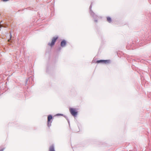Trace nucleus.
I'll use <instances>...</instances> for the list:
<instances>
[{"instance_id":"obj_1","label":"nucleus","mask_w":151,"mask_h":151,"mask_svg":"<svg viewBox=\"0 0 151 151\" xmlns=\"http://www.w3.org/2000/svg\"><path fill=\"white\" fill-rule=\"evenodd\" d=\"M58 38V37H54L52 38L51 43H49L48 44V45L52 47L54 45L55 42Z\"/></svg>"},{"instance_id":"obj_2","label":"nucleus","mask_w":151,"mask_h":151,"mask_svg":"<svg viewBox=\"0 0 151 151\" xmlns=\"http://www.w3.org/2000/svg\"><path fill=\"white\" fill-rule=\"evenodd\" d=\"M69 110L71 114L73 116H75L77 115V112L75 109L73 108H70V109Z\"/></svg>"},{"instance_id":"obj_3","label":"nucleus","mask_w":151,"mask_h":151,"mask_svg":"<svg viewBox=\"0 0 151 151\" xmlns=\"http://www.w3.org/2000/svg\"><path fill=\"white\" fill-rule=\"evenodd\" d=\"M52 119V116L51 115H49L47 117V126L48 127H50L51 125L52 121L51 120Z\"/></svg>"},{"instance_id":"obj_4","label":"nucleus","mask_w":151,"mask_h":151,"mask_svg":"<svg viewBox=\"0 0 151 151\" xmlns=\"http://www.w3.org/2000/svg\"><path fill=\"white\" fill-rule=\"evenodd\" d=\"M110 62V60H97L96 61V63H102L105 64H107L109 63Z\"/></svg>"},{"instance_id":"obj_5","label":"nucleus","mask_w":151,"mask_h":151,"mask_svg":"<svg viewBox=\"0 0 151 151\" xmlns=\"http://www.w3.org/2000/svg\"><path fill=\"white\" fill-rule=\"evenodd\" d=\"M66 41L65 40H63L61 42L60 45L61 47H64L66 45Z\"/></svg>"},{"instance_id":"obj_6","label":"nucleus","mask_w":151,"mask_h":151,"mask_svg":"<svg viewBox=\"0 0 151 151\" xmlns=\"http://www.w3.org/2000/svg\"><path fill=\"white\" fill-rule=\"evenodd\" d=\"M49 151H55L53 146H51L49 148Z\"/></svg>"},{"instance_id":"obj_7","label":"nucleus","mask_w":151,"mask_h":151,"mask_svg":"<svg viewBox=\"0 0 151 151\" xmlns=\"http://www.w3.org/2000/svg\"><path fill=\"white\" fill-rule=\"evenodd\" d=\"M107 21L109 22H111V18L109 17H107Z\"/></svg>"},{"instance_id":"obj_8","label":"nucleus","mask_w":151,"mask_h":151,"mask_svg":"<svg viewBox=\"0 0 151 151\" xmlns=\"http://www.w3.org/2000/svg\"><path fill=\"white\" fill-rule=\"evenodd\" d=\"M12 37V35L10 34V39L9 40H8V42H9V41L11 39V38Z\"/></svg>"},{"instance_id":"obj_9","label":"nucleus","mask_w":151,"mask_h":151,"mask_svg":"<svg viewBox=\"0 0 151 151\" xmlns=\"http://www.w3.org/2000/svg\"><path fill=\"white\" fill-rule=\"evenodd\" d=\"M4 150V149H2L0 150V151H3Z\"/></svg>"},{"instance_id":"obj_10","label":"nucleus","mask_w":151,"mask_h":151,"mask_svg":"<svg viewBox=\"0 0 151 151\" xmlns=\"http://www.w3.org/2000/svg\"><path fill=\"white\" fill-rule=\"evenodd\" d=\"M1 27H2L1 25H0V28Z\"/></svg>"}]
</instances>
